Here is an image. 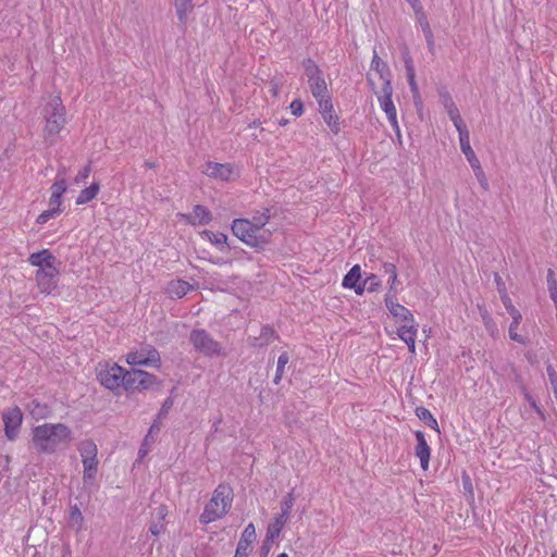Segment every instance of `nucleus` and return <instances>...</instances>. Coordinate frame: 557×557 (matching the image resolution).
I'll return each instance as SVG.
<instances>
[{
  "mask_svg": "<svg viewBox=\"0 0 557 557\" xmlns=\"http://www.w3.org/2000/svg\"><path fill=\"white\" fill-rule=\"evenodd\" d=\"M458 134H459V141H460V149H461V151L466 156V158H467L468 162L470 163L471 168H478V164L480 163V161L476 158L473 149L471 148L468 128H466L463 131L460 129V132H458Z\"/></svg>",
  "mask_w": 557,
  "mask_h": 557,
  "instance_id": "a211bd4d",
  "label": "nucleus"
},
{
  "mask_svg": "<svg viewBox=\"0 0 557 557\" xmlns=\"http://www.w3.org/2000/svg\"><path fill=\"white\" fill-rule=\"evenodd\" d=\"M202 237L207 238L210 243H212L215 246H221V250L224 248V245L226 244L227 236L223 233H214L211 231H203L201 233Z\"/></svg>",
  "mask_w": 557,
  "mask_h": 557,
  "instance_id": "2f4dec72",
  "label": "nucleus"
},
{
  "mask_svg": "<svg viewBox=\"0 0 557 557\" xmlns=\"http://www.w3.org/2000/svg\"><path fill=\"white\" fill-rule=\"evenodd\" d=\"M42 114L46 121L44 128L45 141L52 145L57 141L66 123L65 108L61 98L59 96L52 97L45 106Z\"/></svg>",
  "mask_w": 557,
  "mask_h": 557,
  "instance_id": "39448f33",
  "label": "nucleus"
},
{
  "mask_svg": "<svg viewBox=\"0 0 557 557\" xmlns=\"http://www.w3.org/2000/svg\"><path fill=\"white\" fill-rule=\"evenodd\" d=\"M502 301L507 310V312L510 314L509 320H512L510 326H509V337L510 339L524 344V339L521 335L518 334L517 329L522 320L521 313L515 308V306L511 302V299L507 294L502 295Z\"/></svg>",
  "mask_w": 557,
  "mask_h": 557,
  "instance_id": "4468645a",
  "label": "nucleus"
},
{
  "mask_svg": "<svg viewBox=\"0 0 557 557\" xmlns=\"http://www.w3.org/2000/svg\"><path fill=\"white\" fill-rule=\"evenodd\" d=\"M288 361H289L288 354L286 351L282 352L277 359L276 372H275V376L273 379L274 384H278L281 382L283 374H284L285 366L288 363Z\"/></svg>",
  "mask_w": 557,
  "mask_h": 557,
  "instance_id": "72a5a7b5",
  "label": "nucleus"
},
{
  "mask_svg": "<svg viewBox=\"0 0 557 557\" xmlns=\"http://www.w3.org/2000/svg\"><path fill=\"white\" fill-rule=\"evenodd\" d=\"M528 400L530 401L531 406L535 409L537 413H542L541 409L537 407L535 400H533L530 396H528Z\"/></svg>",
  "mask_w": 557,
  "mask_h": 557,
  "instance_id": "052dcab7",
  "label": "nucleus"
},
{
  "mask_svg": "<svg viewBox=\"0 0 557 557\" xmlns=\"http://www.w3.org/2000/svg\"><path fill=\"white\" fill-rule=\"evenodd\" d=\"M61 197L51 195L49 200V208L60 213Z\"/></svg>",
  "mask_w": 557,
  "mask_h": 557,
  "instance_id": "603ef678",
  "label": "nucleus"
},
{
  "mask_svg": "<svg viewBox=\"0 0 557 557\" xmlns=\"http://www.w3.org/2000/svg\"><path fill=\"white\" fill-rule=\"evenodd\" d=\"M547 286L550 298L554 302H557V280L555 272L552 269H549L547 272Z\"/></svg>",
  "mask_w": 557,
  "mask_h": 557,
  "instance_id": "c9c22d12",
  "label": "nucleus"
},
{
  "mask_svg": "<svg viewBox=\"0 0 557 557\" xmlns=\"http://www.w3.org/2000/svg\"><path fill=\"white\" fill-rule=\"evenodd\" d=\"M66 181L64 177H61L54 182L51 186V195L62 197V195L66 191Z\"/></svg>",
  "mask_w": 557,
  "mask_h": 557,
  "instance_id": "ea45409f",
  "label": "nucleus"
},
{
  "mask_svg": "<svg viewBox=\"0 0 557 557\" xmlns=\"http://www.w3.org/2000/svg\"><path fill=\"white\" fill-rule=\"evenodd\" d=\"M202 172L209 177L221 181H231L238 175L235 168L230 163L207 162L203 165Z\"/></svg>",
  "mask_w": 557,
  "mask_h": 557,
  "instance_id": "ddd939ff",
  "label": "nucleus"
},
{
  "mask_svg": "<svg viewBox=\"0 0 557 557\" xmlns=\"http://www.w3.org/2000/svg\"><path fill=\"white\" fill-rule=\"evenodd\" d=\"M367 287L368 286L366 284V281H362V282L360 281L359 283L356 284L355 287H350V288L354 289L357 295H362L363 292L367 289Z\"/></svg>",
  "mask_w": 557,
  "mask_h": 557,
  "instance_id": "6e6d98bb",
  "label": "nucleus"
},
{
  "mask_svg": "<svg viewBox=\"0 0 557 557\" xmlns=\"http://www.w3.org/2000/svg\"><path fill=\"white\" fill-rule=\"evenodd\" d=\"M271 219V210L263 208L256 212L251 219H235L232 224L233 234L252 248H262L271 237V232L264 226Z\"/></svg>",
  "mask_w": 557,
  "mask_h": 557,
  "instance_id": "f257e3e1",
  "label": "nucleus"
},
{
  "mask_svg": "<svg viewBox=\"0 0 557 557\" xmlns=\"http://www.w3.org/2000/svg\"><path fill=\"white\" fill-rule=\"evenodd\" d=\"M174 5L176 10L177 17L181 24L185 25L188 18V15L194 10L193 0H174Z\"/></svg>",
  "mask_w": 557,
  "mask_h": 557,
  "instance_id": "5701e85b",
  "label": "nucleus"
},
{
  "mask_svg": "<svg viewBox=\"0 0 557 557\" xmlns=\"http://www.w3.org/2000/svg\"><path fill=\"white\" fill-rule=\"evenodd\" d=\"M99 189H100L99 183H92L89 187L83 189L79 193V195L76 199V203L84 205V203L91 201L99 193Z\"/></svg>",
  "mask_w": 557,
  "mask_h": 557,
  "instance_id": "7c9ffc66",
  "label": "nucleus"
},
{
  "mask_svg": "<svg viewBox=\"0 0 557 557\" xmlns=\"http://www.w3.org/2000/svg\"><path fill=\"white\" fill-rule=\"evenodd\" d=\"M32 443L38 453L52 454L72 441V431L63 423H45L33 429Z\"/></svg>",
  "mask_w": 557,
  "mask_h": 557,
  "instance_id": "f03ea898",
  "label": "nucleus"
},
{
  "mask_svg": "<svg viewBox=\"0 0 557 557\" xmlns=\"http://www.w3.org/2000/svg\"><path fill=\"white\" fill-rule=\"evenodd\" d=\"M392 95H393L392 83L386 82V84H384L382 86V90H381L380 95H377V100L380 102L382 110L385 112L393 129L395 131L397 138L400 140L401 134H400V128H399L398 121H397L396 108L392 100Z\"/></svg>",
  "mask_w": 557,
  "mask_h": 557,
  "instance_id": "1a4fd4ad",
  "label": "nucleus"
},
{
  "mask_svg": "<svg viewBox=\"0 0 557 557\" xmlns=\"http://www.w3.org/2000/svg\"><path fill=\"white\" fill-rule=\"evenodd\" d=\"M188 223L193 225H205L208 224L212 220V215L210 211L202 206H195L193 213L190 214H181Z\"/></svg>",
  "mask_w": 557,
  "mask_h": 557,
  "instance_id": "6ab92c4d",
  "label": "nucleus"
},
{
  "mask_svg": "<svg viewBox=\"0 0 557 557\" xmlns=\"http://www.w3.org/2000/svg\"><path fill=\"white\" fill-rule=\"evenodd\" d=\"M277 557H289L286 553H281Z\"/></svg>",
  "mask_w": 557,
  "mask_h": 557,
  "instance_id": "774afa93",
  "label": "nucleus"
},
{
  "mask_svg": "<svg viewBox=\"0 0 557 557\" xmlns=\"http://www.w3.org/2000/svg\"><path fill=\"white\" fill-rule=\"evenodd\" d=\"M191 289L188 282L182 280L171 281L166 286V293L171 298H182Z\"/></svg>",
  "mask_w": 557,
  "mask_h": 557,
  "instance_id": "4be33fe9",
  "label": "nucleus"
},
{
  "mask_svg": "<svg viewBox=\"0 0 557 557\" xmlns=\"http://www.w3.org/2000/svg\"><path fill=\"white\" fill-rule=\"evenodd\" d=\"M59 213H57V211L52 210V209H48L46 211H44L41 214L38 215L37 218V223L38 224H45L47 223L50 219L57 216Z\"/></svg>",
  "mask_w": 557,
  "mask_h": 557,
  "instance_id": "a18cd8bd",
  "label": "nucleus"
},
{
  "mask_svg": "<svg viewBox=\"0 0 557 557\" xmlns=\"http://www.w3.org/2000/svg\"><path fill=\"white\" fill-rule=\"evenodd\" d=\"M546 371H547V375H548L553 392L555 393V392H557V372L552 364H547Z\"/></svg>",
  "mask_w": 557,
  "mask_h": 557,
  "instance_id": "c03bdc74",
  "label": "nucleus"
},
{
  "mask_svg": "<svg viewBox=\"0 0 557 557\" xmlns=\"http://www.w3.org/2000/svg\"><path fill=\"white\" fill-rule=\"evenodd\" d=\"M317 100L319 102V109H320L322 116L334 112L331 98L327 96V94L325 96L319 97V99H317Z\"/></svg>",
  "mask_w": 557,
  "mask_h": 557,
  "instance_id": "4c0bfd02",
  "label": "nucleus"
},
{
  "mask_svg": "<svg viewBox=\"0 0 557 557\" xmlns=\"http://www.w3.org/2000/svg\"><path fill=\"white\" fill-rule=\"evenodd\" d=\"M385 306L392 317L395 319V323L399 326L400 324H408L414 322L413 314L405 306L400 305L397 299L389 295L385 296Z\"/></svg>",
  "mask_w": 557,
  "mask_h": 557,
  "instance_id": "f8f14e48",
  "label": "nucleus"
},
{
  "mask_svg": "<svg viewBox=\"0 0 557 557\" xmlns=\"http://www.w3.org/2000/svg\"><path fill=\"white\" fill-rule=\"evenodd\" d=\"M256 541V529L252 523H249L237 544L234 557H248L250 552V545Z\"/></svg>",
  "mask_w": 557,
  "mask_h": 557,
  "instance_id": "dca6fc26",
  "label": "nucleus"
},
{
  "mask_svg": "<svg viewBox=\"0 0 557 557\" xmlns=\"http://www.w3.org/2000/svg\"><path fill=\"white\" fill-rule=\"evenodd\" d=\"M287 517H283L282 515H278L271 521L268 525L267 535L264 539V546L268 543H274V541L280 536L281 531L285 523L287 522Z\"/></svg>",
  "mask_w": 557,
  "mask_h": 557,
  "instance_id": "aec40b11",
  "label": "nucleus"
},
{
  "mask_svg": "<svg viewBox=\"0 0 557 557\" xmlns=\"http://www.w3.org/2000/svg\"><path fill=\"white\" fill-rule=\"evenodd\" d=\"M495 282L497 284L500 296L504 294H507L506 288H505V283L503 282L502 277L498 274H495Z\"/></svg>",
  "mask_w": 557,
  "mask_h": 557,
  "instance_id": "4d7b16f0",
  "label": "nucleus"
},
{
  "mask_svg": "<svg viewBox=\"0 0 557 557\" xmlns=\"http://www.w3.org/2000/svg\"><path fill=\"white\" fill-rule=\"evenodd\" d=\"M404 61H405V67H406V75L413 74L414 73L413 62L408 52H406L404 54Z\"/></svg>",
  "mask_w": 557,
  "mask_h": 557,
  "instance_id": "3c124183",
  "label": "nucleus"
},
{
  "mask_svg": "<svg viewBox=\"0 0 557 557\" xmlns=\"http://www.w3.org/2000/svg\"><path fill=\"white\" fill-rule=\"evenodd\" d=\"M126 362L131 366L160 367L161 357L159 351L151 347H141L139 350L131 351L126 356Z\"/></svg>",
  "mask_w": 557,
  "mask_h": 557,
  "instance_id": "9b49d317",
  "label": "nucleus"
},
{
  "mask_svg": "<svg viewBox=\"0 0 557 557\" xmlns=\"http://www.w3.org/2000/svg\"><path fill=\"white\" fill-rule=\"evenodd\" d=\"M361 281V268L359 264L354 265L343 278L345 288L355 287Z\"/></svg>",
  "mask_w": 557,
  "mask_h": 557,
  "instance_id": "c85d7f7f",
  "label": "nucleus"
},
{
  "mask_svg": "<svg viewBox=\"0 0 557 557\" xmlns=\"http://www.w3.org/2000/svg\"><path fill=\"white\" fill-rule=\"evenodd\" d=\"M417 333L418 324L416 323V321L408 324H400L399 326H397V335L405 343L416 339Z\"/></svg>",
  "mask_w": 557,
  "mask_h": 557,
  "instance_id": "393cba45",
  "label": "nucleus"
},
{
  "mask_svg": "<svg viewBox=\"0 0 557 557\" xmlns=\"http://www.w3.org/2000/svg\"><path fill=\"white\" fill-rule=\"evenodd\" d=\"M233 495V488L230 485H218L199 517L200 523L208 524L224 517L232 507Z\"/></svg>",
  "mask_w": 557,
  "mask_h": 557,
  "instance_id": "20e7f679",
  "label": "nucleus"
},
{
  "mask_svg": "<svg viewBox=\"0 0 557 557\" xmlns=\"http://www.w3.org/2000/svg\"><path fill=\"white\" fill-rule=\"evenodd\" d=\"M272 544H273V543H268L265 546H264V544L262 545V550H263V555H264V556H267V555H268V553H269V550H270V548H271V545H272Z\"/></svg>",
  "mask_w": 557,
  "mask_h": 557,
  "instance_id": "e2e57ef3",
  "label": "nucleus"
},
{
  "mask_svg": "<svg viewBox=\"0 0 557 557\" xmlns=\"http://www.w3.org/2000/svg\"><path fill=\"white\" fill-rule=\"evenodd\" d=\"M407 79H408L411 92L413 94L414 97L418 96L419 91H418V85H417V82H416L414 73L413 74H408L407 75Z\"/></svg>",
  "mask_w": 557,
  "mask_h": 557,
  "instance_id": "864d4df0",
  "label": "nucleus"
},
{
  "mask_svg": "<svg viewBox=\"0 0 557 557\" xmlns=\"http://www.w3.org/2000/svg\"><path fill=\"white\" fill-rule=\"evenodd\" d=\"M91 172V168L90 165H86L85 168H83L76 175L75 177V183L79 184L82 182H84L85 180H87V177L89 176Z\"/></svg>",
  "mask_w": 557,
  "mask_h": 557,
  "instance_id": "de8ad7c7",
  "label": "nucleus"
},
{
  "mask_svg": "<svg viewBox=\"0 0 557 557\" xmlns=\"http://www.w3.org/2000/svg\"><path fill=\"white\" fill-rule=\"evenodd\" d=\"M382 269H383L384 273L389 276V292L388 293L391 294V292L396 288V284H397L396 265L391 262H384L382 265Z\"/></svg>",
  "mask_w": 557,
  "mask_h": 557,
  "instance_id": "473e14b6",
  "label": "nucleus"
},
{
  "mask_svg": "<svg viewBox=\"0 0 557 557\" xmlns=\"http://www.w3.org/2000/svg\"><path fill=\"white\" fill-rule=\"evenodd\" d=\"M28 262L38 268L35 274L37 286L44 294H51L58 285L60 261L48 249L34 252Z\"/></svg>",
  "mask_w": 557,
  "mask_h": 557,
  "instance_id": "7ed1b4c3",
  "label": "nucleus"
},
{
  "mask_svg": "<svg viewBox=\"0 0 557 557\" xmlns=\"http://www.w3.org/2000/svg\"><path fill=\"white\" fill-rule=\"evenodd\" d=\"M416 13H417V18H418V22L422 28V32L425 36V39H426V42L430 47L433 46L434 41H433V33L431 30V27H430V24H429V21L426 18V15L424 12L421 11V9L417 8L416 10Z\"/></svg>",
  "mask_w": 557,
  "mask_h": 557,
  "instance_id": "bb28decb",
  "label": "nucleus"
},
{
  "mask_svg": "<svg viewBox=\"0 0 557 557\" xmlns=\"http://www.w3.org/2000/svg\"><path fill=\"white\" fill-rule=\"evenodd\" d=\"M411 7L416 10L417 8L421 9L419 0H406Z\"/></svg>",
  "mask_w": 557,
  "mask_h": 557,
  "instance_id": "680f3d73",
  "label": "nucleus"
},
{
  "mask_svg": "<svg viewBox=\"0 0 557 557\" xmlns=\"http://www.w3.org/2000/svg\"><path fill=\"white\" fill-rule=\"evenodd\" d=\"M275 336L273 329L264 326L260 331V336L250 337V345L252 347H263L269 345Z\"/></svg>",
  "mask_w": 557,
  "mask_h": 557,
  "instance_id": "b1692460",
  "label": "nucleus"
},
{
  "mask_svg": "<svg viewBox=\"0 0 557 557\" xmlns=\"http://www.w3.org/2000/svg\"><path fill=\"white\" fill-rule=\"evenodd\" d=\"M158 384L156 375L144 370L126 371L124 388L126 391H146Z\"/></svg>",
  "mask_w": 557,
  "mask_h": 557,
  "instance_id": "9d476101",
  "label": "nucleus"
},
{
  "mask_svg": "<svg viewBox=\"0 0 557 557\" xmlns=\"http://www.w3.org/2000/svg\"><path fill=\"white\" fill-rule=\"evenodd\" d=\"M407 346H408V350L410 352V355L414 356L416 355V339L411 341V342H406Z\"/></svg>",
  "mask_w": 557,
  "mask_h": 557,
  "instance_id": "bf43d9fd",
  "label": "nucleus"
},
{
  "mask_svg": "<svg viewBox=\"0 0 557 557\" xmlns=\"http://www.w3.org/2000/svg\"><path fill=\"white\" fill-rule=\"evenodd\" d=\"M145 165H146L147 168H154V164H153V163H151V162H148V161H147V162H145Z\"/></svg>",
  "mask_w": 557,
  "mask_h": 557,
  "instance_id": "69168bd1",
  "label": "nucleus"
},
{
  "mask_svg": "<svg viewBox=\"0 0 557 557\" xmlns=\"http://www.w3.org/2000/svg\"><path fill=\"white\" fill-rule=\"evenodd\" d=\"M305 74L308 77V81H312L314 77H318L321 75V71L318 67V65L312 61L311 59H307L302 63Z\"/></svg>",
  "mask_w": 557,
  "mask_h": 557,
  "instance_id": "f704fd0d",
  "label": "nucleus"
},
{
  "mask_svg": "<svg viewBox=\"0 0 557 557\" xmlns=\"http://www.w3.org/2000/svg\"><path fill=\"white\" fill-rule=\"evenodd\" d=\"M163 528L164 525L162 521L153 520L150 524L149 531L152 535L157 536L163 531Z\"/></svg>",
  "mask_w": 557,
  "mask_h": 557,
  "instance_id": "8fccbe9b",
  "label": "nucleus"
},
{
  "mask_svg": "<svg viewBox=\"0 0 557 557\" xmlns=\"http://www.w3.org/2000/svg\"><path fill=\"white\" fill-rule=\"evenodd\" d=\"M463 481V487L467 490L470 494H472V484L469 475L465 474L462 478Z\"/></svg>",
  "mask_w": 557,
  "mask_h": 557,
  "instance_id": "13d9d810",
  "label": "nucleus"
},
{
  "mask_svg": "<svg viewBox=\"0 0 557 557\" xmlns=\"http://www.w3.org/2000/svg\"><path fill=\"white\" fill-rule=\"evenodd\" d=\"M371 71L377 74L379 78L383 81V85L386 84V82H391L388 65L379 57L376 51H374L371 62Z\"/></svg>",
  "mask_w": 557,
  "mask_h": 557,
  "instance_id": "412c9836",
  "label": "nucleus"
},
{
  "mask_svg": "<svg viewBox=\"0 0 557 557\" xmlns=\"http://www.w3.org/2000/svg\"><path fill=\"white\" fill-rule=\"evenodd\" d=\"M323 120L334 134L341 131L338 116L334 112L323 115Z\"/></svg>",
  "mask_w": 557,
  "mask_h": 557,
  "instance_id": "58836bf2",
  "label": "nucleus"
},
{
  "mask_svg": "<svg viewBox=\"0 0 557 557\" xmlns=\"http://www.w3.org/2000/svg\"><path fill=\"white\" fill-rule=\"evenodd\" d=\"M445 106L447 109V113H448L451 122L454 123L455 127L457 128V131L460 132V129H462V131L466 129L467 126L463 123L456 104L450 99H448V101Z\"/></svg>",
  "mask_w": 557,
  "mask_h": 557,
  "instance_id": "a878e982",
  "label": "nucleus"
},
{
  "mask_svg": "<svg viewBox=\"0 0 557 557\" xmlns=\"http://www.w3.org/2000/svg\"><path fill=\"white\" fill-rule=\"evenodd\" d=\"M189 339L194 348L205 356L211 357L221 352L220 343L214 341L206 330L191 331Z\"/></svg>",
  "mask_w": 557,
  "mask_h": 557,
  "instance_id": "6e6552de",
  "label": "nucleus"
},
{
  "mask_svg": "<svg viewBox=\"0 0 557 557\" xmlns=\"http://www.w3.org/2000/svg\"><path fill=\"white\" fill-rule=\"evenodd\" d=\"M312 96L315 99L327 94V86L324 78L320 75L312 81H308Z\"/></svg>",
  "mask_w": 557,
  "mask_h": 557,
  "instance_id": "cd10ccee",
  "label": "nucleus"
},
{
  "mask_svg": "<svg viewBox=\"0 0 557 557\" xmlns=\"http://www.w3.org/2000/svg\"><path fill=\"white\" fill-rule=\"evenodd\" d=\"M367 290L370 293L376 292L381 287V282L375 274H370L364 278Z\"/></svg>",
  "mask_w": 557,
  "mask_h": 557,
  "instance_id": "79ce46f5",
  "label": "nucleus"
},
{
  "mask_svg": "<svg viewBox=\"0 0 557 557\" xmlns=\"http://www.w3.org/2000/svg\"><path fill=\"white\" fill-rule=\"evenodd\" d=\"M281 90V82L277 78H273L269 83V92L273 97H277Z\"/></svg>",
  "mask_w": 557,
  "mask_h": 557,
  "instance_id": "49530a36",
  "label": "nucleus"
},
{
  "mask_svg": "<svg viewBox=\"0 0 557 557\" xmlns=\"http://www.w3.org/2000/svg\"><path fill=\"white\" fill-rule=\"evenodd\" d=\"M290 110H292V113L296 116H299L302 114L304 112V106H302V102L299 100V99H296L294 100L292 103H290Z\"/></svg>",
  "mask_w": 557,
  "mask_h": 557,
  "instance_id": "09e8293b",
  "label": "nucleus"
},
{
  "mask_svg": "<svg viewBox=\"0 0 557 557\" xmlns=\"http://www.w3.org/2000/svg\"><path fill=\"white\" fill-rule=\"evenodd\" d=\"M78 451L84 466L83 480L85 484H92L98 472V448L91 440H84L78 444Z\"/></svg>",
  "mask_w": 557,
  "mask_h": 557,
  "instance_id": "423d86ee",
  "label": "nucleus"
},
{
  "mask_svg": "<svg viewBox=\"0 0 557 557\" xmlns=\"http://www.w3.org/2000/svg\"><path fill=\"white\" fill-rule=\"evenodd\" d=\"M259 125H260V121H253L252 124H251V126H253V127H257Z\"/></svg>",
  "mask_w": 557,
  "mask_h": 557,
  "instance_id": "338daca9",
  "label": "nucleus"
},
{
  "mask_svg": "<svg viewBox=\"0 0 557 557\" xmlns=\"http://www.w3.org/2000/svg\"><path fill=\"white\" fill-rule=\"evenodd\" d=\"M368 82L371 85L372 89L374 90V81H373L372 74H369Z\"/></svg>",
  "mask_w": 557,
  "mask_h": 557,
  "instance_id": "0e129e2a",
  "label": "nucleus"
},
{
  "mask_svg": "<svg viewBox=\"0 0 557 557\" xmlns=\"http://www.w3.org/2000/svg\"><path fill=\"white\" fill-rule=\"evenodd\" d=\"M294 502H295V498L293 496V493H288L281 503V513L280 515L288 518V516L292 511V508L294 506Z\"/></svg>",
  "mask_w": 557,
  "mask_h": 557,
  "instance_id": "e433bc0d",
  "label": "nucleus"
},
{
  "mask_svg": "<svg viewBox=\"0 0 557 557\" xmlns=\"http://www.w3.org/2000/svg\"><path fill=\"white\" fill-rule=\"evenodd\" d=\"M97 380L108 389L115 391L125 384L126 371L116 363H99L97 369Z\"/></svg>",
  "mask_w": 557,
  "mask_h": 557,
  "instance_id": "0eeeda50",
  "label": "nucleus"
},
{
  "mask_svg": "<svg viewBox=\"0 0 557 557\" xmlns=\"http://www.w3.org/2000/svg\"><path fill=\"white\" fill-rule=\"evenodd\" d=\"M168 515V508L166 506L164 505H161L157 508V512H156V518L154 520H158V521H164L165 517Z\"/></svg>",
  "mask_w": 557,
  "mask_h": 557,
  "instance_id": "5fc2aeb1",
  "label": "nucleus"
},
{
  "mask_svg": "<svg viewBox=\"0 0 557 557\" xmlns=\"http://www.w3.org/2000/svg\"><path fill=\"white\" fill-rule=\"evenodd\" d=\"M22 421L23 414L18 407L11 408L3 413L4 432L10 441L17 436Z\"/></svg>",
  "mask_w": 557,
  "mask_h": 557,
  "instance_id": "2eb2a0df",
  "label": "nucleus"
},
{
  "mask_svg": "<svg viewBox=\"0 0 557 557\" xmlns=\"http://www.w3.org/2000/svg\"><path fill=\"white\" fill-rule=\"evenodd\" d=\"M416 414L428 426H430L431 429H433L436 432H440L438 423L429 409H426L424 407H417Z\"/></svg>",
  "mask_w": 557,
  "mask_h": 557,
  "instance_id": "c756f323",
  "label": "nucleus"
},
{
  "mask_svg": "<svg viewBox=\"0 0 557 557\" xmlns=\"http://www.w3.org/2000/svg\"><path fill=\"white\" fill-rule=\"evenodd\" d=\"M473 171H474V175L478 180V182L480 183L481 187L484 189V190H487L488 189V182H487V178L485 176V173L481 166V164L479 163L478 164V168H472Z\"/></svg>",
  "mask_w": 557,
  "mask_h": 557,
  "instance_id": "a19ab883",
  "label": "nucleus"
},
{
  "mask_svg": "<svg viewBox=\"0 0 557 557\" xmlns=\"http://www.w3.org/2000/svg\"><path fill=\"white\" fill-rule=\"evenodd\" d=\"M70 519L73 524L82 525L84 517L77 506L71 508Z\"/></svg>",
  "mask_w": 557,
  "mask_h": 557,
  "instance_id": "37998d69",
  "label": "nucleus"
},
{
  "mask_svg": "<svg viewBox=\"0 0 557 557\" xmlns=\"http://www.w3.org/2000/svg\"><path fill=\"white\" fill-rule=\"evenodd\" d=\"M414 436L417 438L416 455L420 459L421 468L428 470L431 455L430 446L421 431H417Z\"/></svg>",
  "mask_w": 557,
  "mask_h": 557,
  "instance_id": "f3484780",
  "label": "nucleus"
}]
</instances>
